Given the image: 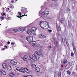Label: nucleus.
Segmentation results:
<instances>
[{
    "mask_svg": "<svg viewBox=\"0 0 77 77\" xmlns=\"http://www.w3.org/2000/svg\"><path fill=\"white\" fill-rule=\"evenodd\" d=\"M56 44V46H57L58 45V42H54V44Z\"/></svg>",
    "mask_w": 77,
    "mask_h": 77,
    "instance_id": "obj_25",
    "label": "nucleus"
},
{
    "mask_svg": "<svg viewBox=\"0 0 77 77\" xmlns=\"http://www.w3.org/2000/svg\"><path fill=\"white\" fill-rule=\"evenodd\" d=\"M46 24L47 25V26L46 27H48V26H49V24L48 23V22L46 23Z\"/></svg>",
    "mask_w": 77,
    "mask_h": 77,
    "instance_id": "obj_41",
    "label": "nucleus"
},
{
    "mask_svg": "<svg viewBox=\"0 0 77 77\" xmlns=\"http://www.w3.org/2000/svg\"><path fill=\"white\" fill-rule=\"evenodd\" d=\"M11 3H14V1L12 0L11 1Z\"/></svg>",
    "mask_w": 77,
    "mask_h": 77,
    "instance_id": "obj_56",
    "label": "nucleus"
},
{
    "mask_svg": "<svg viewBox=\"0 0 77 77\" xmlns=\"http://www.w3.org/2000/svg\"><path fill=\"white\" fill-rule=\"evenodd\" d=\"M62 41L63 42H65V39L64 38H63L62 39Z\"/></svg>",
    "mask_w": 77,
    "mask_h": 77,
    "instance_id": "obj_42",
    "label": "nucleus"
},
{
    "mask_svg": "<svg viewBox=\"0 0 77 77\" xmlns=\"http://www.w3.org/2000/svg\"><path fill=\"white\" fill-rule=\"evenodd\" d=\"M10 44V42H8V44Z\"/></svg>",
    "mask_w": 77,
    "mask_h": 77,
    "instance_id": "obj_52",
    "label": "nucleus"
},
{
    "mask_svg": "<svg viewBox=\"0 0 77 77\" xmlns=\"http://www.w3.org/2000/svg\"><path fill=\"white\" fill-rule=\"evenodd\" d=\"M52 1H54V2H56L57 0H52Z\"/></svg>",
    "mask_w": 77,
    "mask_h": 77,
    "instance_id": "obj_51",
    "label": "nucleus"
},
{
    "mask_svg": "<svg viewBox=\"0 0 77 77\" xmlns=\"http://www.w3.org/2000/svg\"><path fill=\"white\" fill-rule=\"evenodd\" d=\"M11 44H12V45H14L15 44V43L14 42H11Z\"/></svg>",
    "mask_w": 77,
    "mask_h": 77,
    "instance_id": "obj_47",
    "label": "nucleus"
},
{
    "mask_svg": "<svg viewBox=\"0 0 77 77\" xmlns=\"http://www.w3.org/2000/svg\"><path fill=\"white\" fill-rule=\"evenodd\" d=\"M29 57H30L31 59H32L33 58V57H35V56H33V55H29Z\"/></svg>",
    "mask_w": 77,
    "mask_h": 77,
    "instance_id": "obj_22",
    "label": "nucleus"
},
{
    "mask_svg": "<svg viewBox=\"0 0 77 77\" xmlns=\"http://www.w3.org/2000/svg\"><path fill=\"white\" fill-rule=\"evenodd\" d=\"M26 28L25 27H23L22 29V32H24V31H26Z\"/></svg>",
    "mask_w": 77,
    "mask_h": 77,
    "instance_id": "obj_24",
    "label": "nucleus"
},
{
    "mask_svg": "<svg viewBox=\"0 0 77 77\" xmlns=\"http://www.w3.org/2000/svg\"><path fill=\"white\" fill-rule=\"evenodd\" d=\"M74 54H77V52L76 51V50H74Z\"/></svg>",
    "mask_w": 77,
    "mask_h": 77,
    "instance_id": "obj_39",
    "label": "nucleus"
},
{
    "mask_svg": "<svg viewBox=\"0 0 77 77\" xmlns=\"http://www.w3.org/2000/svg\"><path fill=\"white\" fill-rule=\"evenodd\" d=\"M46 27H47V29H48V28H51V27L49 25L48 26H46Z\"/></svg>",
    "mask_w": 77,
    "mask_h": 77,
    "instance_id": "obj_43",
    "label": "nucleus"
},
{
    "mask_svg": "<svg viewBox=\"0 0 77 77\" xmlns=\"http://www.w3.org/2000/svg\"><path fill=\"white\" fill-rule=\"evenodd\" d=\"M75 0H72V2H74Z\"/></svg>",
    "mask_w": 77,
    "mask_h": 77,
    "instance_id": "obj_63",
    "label": "nucleus"
},
{
    "mask_svg": "<svg viewBox=\"0 0 77 77\" xmlns=\"http://www.w3.org/2000/svg\"><path fill=\"white\" fill-rule=\"evenodd\" d=\"M5 47L6 48H8V46H5Z\"/></svg>",
    "mask_w": 77,
    "mask_h": 77,
    "instance_id": "obj_53",
    "label": "nucleus"
},
{
    "mask_svg": "<svg viewBox=\"0 0 77 77\" xmlns=\"http://www.w3.org/2000/svg\"><path fill=\"white\" fill-rule=\"evenodd\" d=\"M57 32H60V26H58L57 25Z\"/></svg>",
    "mask_w": 77,
    "mask_h": 77,
    "instance_id": "obj_14",
    "label": "nucleus"
},
{
    "mask_svg": "<svg viewBox=\"0 0 77 77\" xmlns=\"http://www.w3.org/2000/svg\"><path fill=\"white\" fill-rule=\"evenodd\" d=\"M17 32H20V31H22V29H21V28L17 29Z\"/></svg>",
    "mask_w": 77,
    "mask_h": 77,
    "instance_id": "obj_29",
    "label": "nucleus"
},
{
    "mask_svg": "<svg viewBox=\"0 0 77 77\" xmlns=\"http://www.w3.org/2000/svg\"><path fill=\"white\" fill-rule=\"evenodd\" d=\"M61 77V72H60L58 73V77Z\"/></svg>",
    "mask_w": 77,
    "mask_h": 77,
    "instance_id": "obj_34",
    "label": "nucleus"
},
{
    "mask_svg": "<svg viewBox=\"0 0 77 77\" xmlns=\"http://www.w3.org/2000/svg\"><path fill=\"white\" fill-rule=\"evenodd\" d=\"M7 66L8 65H7V64H6V63H4L2 65V66L4 69L6 68Z\"/></svg>",
    "mask_w": 77,
    "mask_h": 77,
    "instance_id": "obj_13",
    "label": "nucleus"
},
{
    "mask_svg": "<svg viewBox=\"0 0 77 77\" xmlns=\"http://www.w3.org/2000/svg\"><path fill=\"white\" fill-rule=\"evenodd\" d=\"M21 11H22V12L23 13V14H26L27 12V8H24L21 9Z\"/></svg>",
    "mask_w": 77,
    "mask_h": 77,
    "instance_id": "obj_5",
    "label": "nucleus"
},
{
    "mask_svg": "<svg viewBox=\"0 0 77 77\" xmlns=\"http://www.w3.org/2000/svg\"><path fill=\"white\" fill-rule=\"evenodd\" d=\"M16 70H17V71H20V72H21V71H20V68L19 67L17 68L16 69Z\"/></svg>",
    "mask_w": 77,
    "mask_h": 77,
    "instance_id": "obj_35",
    "label": "nucleus"
},
{
    "mask_svg": "<svg viewBox=\"0 0 77 77\" xmlns=\"http://www.w3.org/2000/svg\"><path fill=\"white\" fill-rule=\"evenodd\" d=\"M36 59L37 58L36 57H33V58L30 59V60L31 61V62H35V59Z\"/></svg>",
    "mask_w": 77,
    "mask_h": 77,
    "instance_id": "obj_11",
    "label": "nucleus"
},
{
    "mask_svg": "<svg viewBox=\"0 0 77 77\" xmlns=\"http://www.w3.org/2000/svg\"><path fill=\"white\" fill-rule=\"evenodd\" d=\"M18 14H19V15H20V16H19L17 15V17L18 18H20V20H21V18L23 17V16H21V14L22 13H21V12H18Z\"/></svg>",
    "mask_w": 77,
    "mask_h": 77,
    "instance_id": "obj_16",
    "label": "nucleus"
},
{
    "mask_svg": "<svg viewBox=\"0 0 77 77\" xmlns=\"http://www.w3.org/2000/svg\"><path fill=\"white\" fill-rule=\"evenodd\" d=\"M61 67H63V65H61Z\"/></svg>",
    "mask_w": 77,
    "mask_h": 77,
    "instance_id": "obj_59",
    "label": "nucleus"
},
{
    "mask_svg": "<svg viewBox=\"0 0 77 77\" xmlns=\"http://www.w3.org/2000/svg\"><path fill=\"white\" fill-rule=\"evenodd\" d=\"M42 17L43 18H45L47 17V15L45 14L44 13V12H42Z\"/></svg>",
    "mask_w": 77,
    "mask_h": 77,
    "instance_id": "obj_8",
    "label": "nucleus"
},
{
    "mask_svg": "<svg viewBox=\"0 0 77 77\" xmlns=\"http://www.w3.org/2000/svg\"><path fill=\"white\" fill-rule=\"evenodd\" d=\"M72 45L73 48H74V47H75L74 45L73 44H72Z\"/></svg>",
    "mask_w": 77,
    "mask_h": 77,
    "instance_id": "obj_48",
    "label": "nucleus"
},
{
    "mask_svg": "<svg viewBox=\"0 0 77 77\" xmlns=\"http://www.w3.org/2000/svg\"><path fill=\"white\" fill-rule=\"evenodd\" d=\"M1 72L2 75H5L6 74V71H5L4 70H1Z\"/></svg>",
    "mask_w": 77,
    "mask_h": 77,
    "instance_id": "obj_7",
    "label": "nucleus"
},
{
    "mask_svg": "<svg viewBox=\"0 0 77 77\" xmlns=\"http://www.w3.org/2000/svg\"><path fill=\"white\" fill-rule=\"evenodd\" d=\"M27 33L28 34H29V35H30V34H31V33H32V32L31 30L28 29L27 30Z\"/></svg>",
    "mask_w": 77,
    "mask_h": 77,
    "instance_id": "obj_18",
    "label": "nucleus"
},
{
    "mask_svg": "<svg viewBox=\"0 0 77 77\" xmlns=\"http://www.w3.org/2000/svg\"><path fill=\"white\" fill-rule=\"evenodd\" d=\"M43 13L46 15H48L49 14V12L48 11H45Z\"/></svg>",
    "mask_w": 77,
    "mask_h": 77,
    "instance_id": "obj_19",
    "label": "nucleus"
},
{
    "mask_svg": "<svg viewBox=\"0 0 77 77\" xmlns=\"http://www.w3.org/2000/svg\"><path fill=\"white\" fill-rule=\"evenodd\" d=\"M23 59L25 61H27V57L26 55H25L23 57Z\"/></svg>",
    "mask_w": 77,
    "mask_h": 77,
    "instance_id": "obj_15",
    "label": "nucleus"
},
{
    "mask_svg": "<svg viewBox=\"0 0 77 77\" xmlns=\"http://www.w3.org/2000/svg\"><path fill=\"white\" fill-rule=\"evenodd\" d=\"M8 10H9V11L10 10H9V8H8V9H7Z\"/></svg>",
    "mask_w": 77,
    "mask_h": 77,
    "instance_id": "obj_60",
    "label": "nucleus"
},
{
    "mask_svg": "<svg viewBox=\"0 0 77 77\" xmlns=\"http://www.w3.org/2000/svg\"><path fill=\"white\" fill-rule=\"evenodd\" d=\"M40 51H42V52L43 51V50H42V49H40L39 50Z\"/></svg>",
    "mask_w": 77,
    "mask_h": 77,
    "instance_id": "obj_50",
    "label": "nucleus"
},
{
    "mask_svg": "<svg viewBox=\"0 0 77 77\" xmlns=\"http://www.w3.org/2000/svg\"><path fill=\"white\" fill-rule=\"evenodd\" d=\"M42 12H41V11H40L39 12V13H38V14L39 15V16H41V15H42Z\"/></svg>",
    "mask_w": 77,
    "mask_h": 77,
    "instance_id": "obj_30",
    "label": "nucleus"
},
{
    "mask_svg": "<svg viewBox=\"0 0 77 77\" xmlns=\"http://www.w3.org/2000/svg\"><path fill=\"white\" fill-rule=\"evenodd\" d=\"M68 64L66 65V68H68V67H69V66H68Z\"/></svg>",
    "mask_w": 77,
    "mask_h": 77,
    "instance_id": "obj_45",
    "label": "nucleus"
},
{
    "mask_svg": "<svg viewBox=\"0 0 77 77\" xmlns=\"http://www.w3.org/2000/svg\"><path fill=\"white\" fill-rule=\"evenodd\" d=\"M29 77H32V76L31 75H29Z\"/></svg>",
    "mask_w": 77,
    "mask_h": 77,
    "instance_id": "obj_55",
    "label": "nucleus"
},
{
    "mask_svg": "<svg viewBox=\"0 0 77 77\" xmlns=\"http://www.w3.org/2000/svg\"><path fill=\"white\" fill-rule=\"evenodd\" d=\"M36 28H35V27H33L31 29V31L32 33L35 32V30H36Z\"/></svg>",
    "mask_w": 77,
    "mask_h": 77,
    "instance_id": "obj_12",
    "label": "nucleus"
},
{
    "mask_svg": "<svg viewBox=\"0 0 77 77\" xmlns=\"http://www.w3.org/2000/svg\"><path fill=\"white\" fill-rule=\"evenodd\" d=\"M3 50H5V48H3Z\"/></svg>",
    "mask_w": 77,
    "mask_h": 77,
    "instance_id": "obj_62",
    "label": "nucleus"
},
{
    "mask_svg": "<svg viewBox=\"0 0 77 77\" xmlns=\"http://www.w3.org/2000/svg\"><path fill=\"white\" fill-rule=\"evenodd\" d=\"M71 56H74V53H71Z\"/></svg>",
    "mask_w": 77,
    "mask_h": 77,
    "instance_id": "obj_44",
    "label": "nucleus"
},
{
    "mask_svg": "<svg viewBox=\"0 0 77 77\" xmlns=\"http://www.w3.org/2000/svg\"><path fill=\"white\" fill-rule=\"evenodd\" d=\"M49 7H53V5H51V4H50L49 5Z\"/></svg>",
    "mask_w": 77,
    "mask_h": 77,
    "instance_id": "obj_40",
    "label": "nucleus"
},
{
    "mask_svg": "<svg viewBox=\"0 0 77 77\" xmlns=\"http://www.w3.org/2000/svg\"><path fill=\"white\" fill-rule=\"evenodd\" d=\"M22 17H24V16H26V14H24V15H23L22 14Z\"/></svg>",
    "mask_w": 77,
    "mask_h": 77,
    "instance_id": "obj_57",
    "label": "nucleus"
},
{
    "mask_svg": "<svg viewBox=\"0 0 77 77\" xmlns=\"http://www.w3.org/2000/svg\"><path fill=\"white\" fill-rule=\"evenodd\" d=\"M1 18L2 20H4V19H5V17H1Z\"/></svg>",
    "mask_w": 77,
    "mask_h": 77,
    "instance_id": "obj_38",
    "label": "nucleus"
},
{
    "mask_svg": "<svg viewBox=\"0 0 77 77\" xmlns=\"http://www.w3.org/2000/svg\"><path fill=\"white\" fill-rule=\"evenodd\" d=\"M66 72L67 74H71V72L70 70L67 71Z\"/></svg>",
    "mask_w": 77,
    "mask_h": 77,
    "instance_id": "obj_23",
    "label": "nucleus"
},
{
    "mask_svg": "<svg viewBox=\"0 0 77 77\" xmlns=\"http://www.w3.org/2000/svg\"><path fill=\"white\" fill-rule=\"evenodd\" d=\"M43 7V6H42L41 7V9H42V8Z\"/></svg>",
    "mask_w": 77,
    "mask_h": 77,
    "instance_id": "obj_61",
    "label": "nucleus"
},
{
    "mask_svg": "<svg viewBox=\"0 0 77 77\" xmlns=\"http://www.w3.org/2000/svg\"><path fill=\"white\" fill-rule=\"evenodd\" d=\"M76 70L77 71V68H76Z\"/></svg>",
    "mask_w": 77,
    "mask_h": 77,
    "instance_id": "obj_64",
    "label": "nucleus"
},
{
    "mask_svg": "<svg viewBox=\"0 0 77 77\" xmlns=\"http://www.w3.org/2000/svg\"><path fill=\"white\" fill-rule=\"evenodd\" d=\"M63 63L64 64H66V63H67V59H66L65 58L64 59V61L63 62Z\"/></svg>",
    "mask_w": 77,
    "mask_h": 77,
    "instance_id": "obj_21",
    "label": "nucleus"
},
{
    "mask_svg": "<svg viewBox=\"0 0 77 77\" xmlns=\"http://www.w3.org/2000/svg\"><path fill=\"white\" fill-rule=\"evenodd\" d=\"M48 32L49 33H51V32H52V30H50V29H49L48 30Z\"/></svg>",
    "mask_w": 77,
    "mask_h": 77,
    "instance_id": "obj_37",
    "label": "nucleus"
},
{
    "mask_svg": "<svg viewBox=\"0 0 77 77\" xmlns=\"http://www.w3.org/2000/svg\"><path fill=\"white\" fill-rule=\"evenodd\" d=\"M34 56L36 57L37 59H39L40 58L41 56L40 55H43V54L38 51H35V53H34L33 54Z\"/></svg>",
    "mask_w": 77,
    "mask_h": 77,
    "instance_id": "obj_1",
    "label": "nucleus"
},
{
    "mask_svg": "<svg viewBox=\"0 0 77 77\" xmlns=\"http://www.w3.org/2000/svg\"><path fill=\"white\" fill-rule=\"evenodd\" d=\"M29 77V75H27L26 76H25L24 77Z\"/></svg>",
    "mask_w": 77,
    "mask_h": 77,
    "instance_id": "obj_49",
    "label": "nucleus"
},
{
    "mask_svg": "<svg viewBox=\"0 0 77 77\" xmlns=\"http://www.w3.org/2000/svg\"><path fill=\"white\" fill-rule=\"evenodd\" d=\"M14 32H18V30L17 29H14L13 30Z\"/></svg>",
    "mask_w": 77,
    "mask_h": 77,
    "instance_id": "obj_32",
    "label": "nucleus"
},
{
    "mask_svg": "<svg viewBox=\"0 0 77 77\" xmlns=\"http://www.w3.org/2000/svg\"><path fill=\"white\" fill-rule=\"evenodd\" d=\"M26 40L29 42H32L33 41V36H31L30 37H28L26 38Z\"/></svg>",
    "mask_w": 77,
    "mask_h": 77,
    "instance_id": "obj_3",
    "label": "nucleus"
},
{
    "mask_svg": "<svg viewBox=\"0 0 77 77\" xmlns=\"http://www.w3.org/2000/svg\"><path fill=\"white\" fill-rule=\"evenodd\" d=\"M20 71H21V72H23V73H24V70H23V69L22 68H21Z\"/></svg>",
    "mask_w": 77,
    "mask_h": 77,
    "instance_id": "obj_33",
    "label": "nucleus"
},
{
    "mask_svg": "<svg viewBox=\"0 0 77 77\" xmlns=\"http://www.w3.org/2000/svg\"><path fill=\"white\" fill-rule=\"evenodd\" d=\"M49 48H51V46H49Z\"/></svg>",
    "mask_w": 77,
    "mask_h": 77,
    "instance_id": "obj_58",
    "label": "nucleus"
},
{
    "mask_svg": "<svg viewBox=\"0 0 77 77\" xmlns=\"http://www.w3.org/2000/svg\"><path fill=\"white\" fill-rule=\"evenodd\" d=\"M36 42L35 41L32 42V46L33 47H39V45H40L39 44H36Z\"/></svg>",
    "mask_w": 77,
    "mask_h": 77,
    "instance_id": "obj_4",
    "label": "nucleus"
},
{
    "mask_svg": "<svg viewBox=\"0 0 77 77\" xmlns=\"http://www.w3.org/2000/svg\"><path fill=\"white\" fill-rule=\"evenodd\" d=\"M60 23H61V24H63V19H62V18H61L60 19Z\"/></svg>",
    "mask_w": 77,
    "mask_h": 77,
    "instance_id": "obj_26",
    "label": "nucleus"
},
{
    "mask_svg": "<svg viewBox=\"0 0 77 77\" xmlns=\"http://www.w3.org/2000/svg\"><path fill=\"white\" fill-rule=\"evenodd\" d=\"M39 24L40 26L42 29H47V27H46V26H45V25L43 23V22L41 21Z\"/></svg>",
    "mask_w": 77,
    "mask_h": 77,
    "instance_id": "obj_2",
    "label": "nucleus"
},
{
    "mask_svg": "<svg viewBox=\"0 0 77 77\" xmlns=\"http://www.w3.org/2000/svg\"><path fill=\"white\" fill-rule=\"evenodd\" d=\"M56 40V38H54V42H55V40Z\"/></svg>",
    "mask_w": 77,
    "mask_h": 77,
    "instance_id": "obj_54",
    "label": "nucleus"
},
{
    "mask_svg": "<svg viewBox=\"0 0 77 77\" xmlns=\"http://www.w3.org/2000/svg\"><path fill=\"white\" fill-rule=\"evenodd\" d=\"M10 62L11 64H12V65H13L14 63V60H11L10 61Z\"/></svg>",
    "mask_w": 77,
    "mask_h": 77,
    "instance_id": "obj_28",
    "label": "nucleus"
},
{
    "mask_svg": "<svg viewBox=\"0 0 77 77\" xmlns=\"http://www.w3.org/2000/svg\"><path fill=\"white\" fill-rule=\"evenodd\" d=\"M15 75L14 74V72H11L10 73V77H14Z\"/></svg>",
    "mask_w": 77,
    "mask_h": 77,
    "instance_id": "obj_17",
    "label": "nucleus"
},
{
    "mask_svg": "<svg viewBox=\"0 0 77 77\" xmlns=\"http://www.w3.org/2000/svg\"><path fill=\"white\" fill-rule=\"evenodd\" d=\"M7 69H8V70L9 71H11V70L12 69V67H11V66L9 64L7 65Z\"/></svg>",
    "mask_w": 77,
    "mask_h": 77,
    "instance_id": "obj_9",
    "label": "nucleus"
},
{
    "mask_svg": "<svg viewBox=\"0 0 77 77\" xmlns=\"http://www.w3.org/2000/svg\"><path fill=\"white\" fill-rule=\"evenodd\" d=\"M17 62H14V63H13V65H17Z\"/></svg>",
    "mask_w": 77,
    "mask_h": 77,
    "instance_id": "obj_36",
    "label": "nucleus"
},
{
    "mask_svg": "<svg viewBox=\"0 0 77 77\" xmlns=\"http://www.w3.org/2000/svg\"><path fill=\"white\" fill-rule=\"evenodd\" d=\"M32 68H36V65L35 64H33L32 65Z\"/></svg>",
    "mask_w": 77,
    "mask_h": 77,
    "instance_id": "obj_27",
    "label": "nucleus"
},
{
    "mask_svg": "<svg viewBox=\"0 0 77 77\" xmlns=\"http://www.w3.org/2000/svg\"><path fill=\"white\" fill-rule=\"evenodd\" d=\"M47 36L45 35L41 34L39 35V38H40L44 39V38H45Z\"/></svg>",
    "mask_w": 77,
    "mask_h": 77,
    "instance_id": "obj_10",
    "label": "nucleus"
},
{
    "mask_svg": "<svg viewBox=\"0 0 77 77\" xmlns=\"http://www.w3.org/2000/svg\"><path fill=\"white\" fill-rule=\"evenodd\" d=\"M6 15V13H4L3 14H2V16H4V15Z\"/></svg>",
    "mask_w": 77,
    "mask_h": 77,
    "instance_id": "obj_46",
    "label": "nucleus"
},
{
    "mask_svg": "<svg viewBox=\"0 0 77 77\" xmlns=\"http://www.w3.org/2000/svg\"><path fill=\"white\" fill-rule=\"evenodd\" d=\"M35 70L37 72H39L40 71V69L39 68L37 67L35 68Z\"/></svg>",
    "mask_w": 77,
    "mask_h": 77,
    "instance_id": "obj_20",
    "label": "nucleus"
},
{
    "mask_svg": "<svg viewBox=\"0 0 77 77\" xmlns=\"http://www.w3.org/2000/svg\"><path fill=\"white\" fill-rule=\"evenodd\" d=\"M72 64V63L69 62L68 63L67 65H68V66H71V65Z\"/></svg>",
    "mask_w": 77,
    "mask_h": 77,
    "instance_id": "obj_31",
    "label": "nucleus"
},
{
    "mask_svg": "<svg viewBox=\"0 0 77 77\" xmlns=\"http://www.w3.org/2000/svg\"><path fill=\"white\" fill-rule=\"evenodd\" d=\"M23 70L25 72L27 73H29L30 72V70L27 67H23Z\"/></svg>",
    "mask_w": 77,
    "mask_h": 77,
    "instance_id": "obj_6",
    "label": "nucleus"
}]
</instances>
